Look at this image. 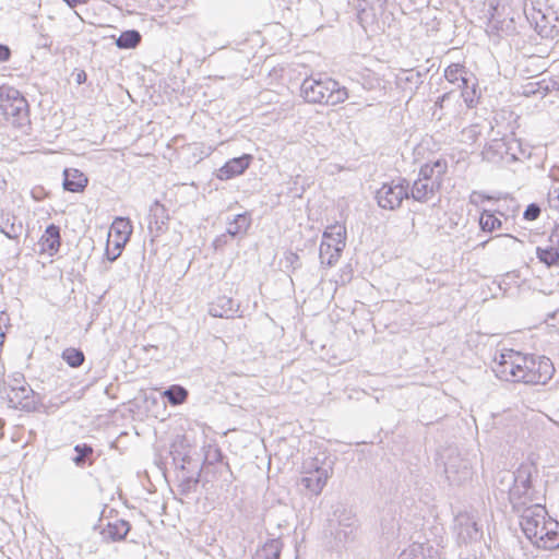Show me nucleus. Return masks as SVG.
<instances>
[{
	"mask_svg": "<svg viewBox=\"0 0 559 559\" xmlns=\"http://www.w3.org/2000/svg\"><path fill=\"white\" fill-rule=\"evenodd\" d=\"M444 78L449 83L454 84L459 87V84H467V81H472V76H467V71L464 66L459 63H452L444 70Z\"/></svg>",
	"mask_w": 559,
	"mask_h": 559,
	"instance_id": "obj_25",
	"label": "nucleus"
},
{
	"mask_svg": "<svg viewBox=\"0 0 559 559\" xmlns=\"http://www.w3.org/2000/svg\"><path fill=\"white\" fill-rule=\"evenodd\" d=\"M19 386H29L25 382L24 374L21 372H14L8 377V380L3 382V391L7 392V389L13 390Z\"/></svg>",
	"mask_w": 559,
	"mask_h": 559,
	"instance_id": "obj_37",
	"label": "nucleus"
},
{
	"mask_svg": "<svg viewBox=\"0 0 559 559\" xmlns=\"http://www.w3.org/2000/svg\"><path fill=\"white\" fill-rule=\"evenodd\" d=\"M62 359L72 368H78L83 365L85 360L84 353L74 347H68L62 352Z\"/></svg>",
	"mask_w": 559,
	"mask_h": 559,
	"instance_id": "obj_34",
	"label": "nucleus"
},
{
	"mask_svg": "<svg viewBox=\"0 0 559 559\" xmlns=\"http://www.w3.org/2000/svg\"><path fill=\"white\" fill-rule=\"evenodd\" d=\"M282 543L280 539H271L258 549L253 559H280Z\"/></svg>",
	"mask_w": 559,
	"mask_h": 559,
	"instance_id": "obj_29",
	"label": "nucleus"
},
{
	"mask_svg": "<svg viewBox=\"0 0 559 559\" xmlns=\"http://www.w3.org/2000/svg\"><path fill=\"white\" fill-rule=\"evenodd\" d=\"M251 225L250 215L245 212L237 214L233 221L228 222L226 234L231 237L243 236Z\"/></svg>",
	"mask_w": 559,
	"mask_h": 559,
	"instance_id": "obj_24",
	"label": "nucleus"
},
{
	"mask_svg": "<svg viewBox=\"0 0 559 559\" xmlns=\"http://www.w3.org/2000/svg\"><path fill=\"white\" fill-rule=\"evenodd\" d=\"M502 223L491 211L484 210L479 216V226L483 231H493L501 227Z\"/></svg>",
	"mask_w": 559,
	"mask_h": 559,
	"instance_id": "obj_33",
	"label": "nucleus"
},
{
	"mask_svg": "<svg viewBox=\"0 0 559 559\" xmlns=\"http://www.w3.org/2000/svg\"><path fill=\"white\" fill-rule=\"evenodd\" d=\"M485 200H491V197L479 191H473L469 195V203L476 206L481 204Z\"/></svg>",
	"mask_w": 559,
	"mask_h": 559,
	"instance_id": "obj_43",
	"label": "nucleus"
},
{
	"mask_svg": "<svg viewBox=\"0 0 559 559\" xmlns=\"http://www.w3.org/2000/svg\"><path fill=\"white\" fill-rule=\"evenodd\" d=\"M549 242H557L559 243V224H557L549 237Z\"/></svg>",
	"mask_w": 559,
	"mask_h": 559,
	"instance_id": "obj_49",
	"label": "nucleus"
},
{
	"mask_svg": "<svg viewBox=\"0 0 559 559\" xmlns=\"http://www.w3.org/2000/svg\"><path fill=\"white\" fill-rule=\"evenodd\" d=\"M86 176L78 169H64L63 188L70 192H82L87 186Z\"/></svg>",
	"mask_w": 559,
	"mask_h": 559,
	"instance_id": "obj_21",
	"label": "nucleus"
},
{
	"mask_svg": "<svg viewBox=\"0 0 559 559\" xmlns=\"http://www.w3.org/2000/svg\"><path fill=\"white\" fill-rule=\"evenodd\" d=\"M141 34L136 29H128L120 34L116 40V45L120 49H133L141 41Z\"/></svg>",
	"mask_w": 559,
	"mask_h": 559,
	"instance_id": "obj_30",
	"label": "nucleus"
},
{
	"mask_svg": "<svg viewBox=\"0 0 559 559\" xmlns=\"http://www.w3.org/2000/svg\"><path fill=\"white\" fill-rule=\"evenodd\" d=\"M11 57V50L8 46L0 44V62H5Z\"/></svg>",
	"mask_w": 559,
	"mask_h": 559,
	"instance_id": "obj_47",
	"label": "nucleus"
},
{
	"mask_svg": "<svg viewBox=\"0 0 559 559\" xmlns=\"http://www.w3.org/2000/svg\"><path fill=\"white\" fill-rule=\"evenodd\" d=\"M444 473L447 479L452 485H461L472 477V467L467 459L462 457L453 451L449 454L444 462Z\"/></svg>",
	"mask_w": 559,
	"mask_h": 559,
	"instance_id": "obj_9",
	"label": "nucleus"
},
{
	"mask_svg": "<svg viewBox=\"0 0 559 559\" xmlns=\"http://www.w3.org/2000/svg\"><path fill=\"white\" fill-rule=\"evenodd\" d=\"M207 457H212L214 461H221L223 459V453L218 448H215L213 451H209Z\"/></svg>",
	"mask_w": 559,
	"mask_h": 559,
	"instance_id": "obj_48",
	"label": "nucleus"
},
{
	"mask_svg": "<svg viewBox=\"0 0 559 559\" xmlns=\"http://www.w3.org/2000/svg\"><path fill=\"white\" fill-rule=\"evenodd\" d=\"M286 267L292 266L293 270L300 266L299 257L295 252H287L285 255Z\"/></svg>",
	"mask_w": 559,
	"mask_h": 559,
	"instance_id": "obj_44",
	"label": "nucleus"
},
{
	"mask_svg": "<svg viewBox=\"0 0 559 559\" xmlns=\"http://www.w3.org/2000/svg\"><path fill=\"white\" fill-rule=\"evenodd\" d=\"M23 226L17 218L9 214H0V231L9 239H17Z\"/></svg>",
	"mask_w": 559,
	"mask_h": 559,
	"instance_id": "obj_23",
	"label": "nucleus"
},
{
	"mask_svg": "<svg viewBox=\"0 0 559 559\" xmlns=\"http://www.w3.org/2000/svg\"><path fill=\"white\" fill-rule=\"evenodd\" d=\"M8 404L14 409L33 412L36 409L35 392L31 386H19L7 392Z\"/></svg>",
	"mask_w": 559,
	"mask_h": 559,
	"instance_id": "obj_12",
	"label": "nucleus"
},
{
	"mask_svg": "<svg viewBox=\"0 0 559 559\" xmlns=\"http://www.w3.org/2000/svg\"><path fill=\"white\" fill-rule=\"evenodd\" d=\"M484 158L495 162V156L506 162L523 160L531 157V150L523 147L522 143L516 139L511 140H493L484 151Z\"/></svg>",
	"mask_w": 559,
	"mask_h": 559,
	"instance_id": "obj_5",
	"label": "nucleus"
},
{
	"mask_svg": "<svg viewBox=\"0 0 559 559\" xmlns=\"http://www.w3.org/2000/svg\"><path fill=\"white\" fill-rule=\"evenodd\" d=\"M110 243H111V239H108L106 250H105V255L110 262H114L120 257L127 242L119 240V239H115V240H112V245H114L112 248L110 247Z\"/></svg>",
	"mask_w": 559,
	"mask_h": 559,
	"instance_id": "obj_36",
	"label": "nucleus"
},
{
	"mask_svg": "<svg viewBox=\"0 0 559 559\" xmlns=\"http://www.w3.org/2000/svg\"><path fill=\"white\" fill-rule=\"evenodd\" d=\"M70 8H75L78 4L87 3L88 0H63Z\"/></svg>",
	"mask_w": 559,
	"mask_h": 559,
	"instance_id": "obj_50",
	"label": "nucleus"
},
{
	"mask_svg": "<svg viewBox=\"0 0 559 559\" xmlns=\"http://www.w3.org/2000/svg\"><path fill=\"white\" fill-rule=\"evenodd\" d=\"M345 235V228L341 226H331L324 231L322 240H328L332 242V246L334 248L344 249Z\"/></svg>",
	"mask_w": 559,
	"mask_h": 559,
	"instance_id": "obj_32",
	"label": "nucleus"
},
{
	"mask_svg": "<svg viewBox=\"0 0 559 559\" xmlns=\"http://www.w3.org/2000/svg\"><path fill=\"white\" fill-rule=\"evenodd\" d=\"M168 219L167 209L158 201H155L150 207L147 217L150 233L155 237L163 234L167 229Z\"/></svg>",
	"mask_w": 559,
	"mask_h": 559,
	"instance_id": "obj_17",
	"label": "nucleus"
},
{
	"mask_svg": "<svg viewBox=\"0 0 559 559\" xmlns=\"http://www.w3.org/2000/svg\"><path fill=\"white\" fill-rule=\"evenodd\" d=\"M0 109L14 124L21 127L28 122V103L16 88L0 87Z\"/></svg>",
	"mask_w": 559,
	"mask_h": 559,
	"instance_id": "obj_3",
	"label": "nucleus"
},
{
	"mask_svg": "<svg viewBox=\"0 0 559 559\" xmlns=\"http://www.w3.org/2000/svg\"><path fill=\"white\" fill-rule=\"evenodd\" d=\"M546 322L550 326L556 328L559 331V309H557L554 312L547 314Z\"/></svg>",
	"mask_w": 559,
	"mask_h": 559,
	"instance_id": "obj_45",
	"label": "nucleus"
},
{
	"mask_svg": "<svg viewBox=\"0 0 559 559\" xmlns=\"http://www.w3.org/2000/svg\"><path fill=\"white\" fill-rule=\"evenodd\" d=\"M130 530V523L126 520L119 519L114 522H108L103 528L102 535L106 540L120 542L127 537Z\"/></svg>",
	"mask_w": 559,
	"mask_h": 559,
	"instance_id": "obj_20",
	"label": "nucleus"
},
{
	"mask_svg": "<svg viewBox=\"0 0 559 559\" xmlns=\"http://www.w3.org/2000/svg\"><path fill=\"white\" fill-rule=\"evenodd\" d=\"M301 96L307 103L335 106L348 98V91L331 78H307L300 86Z\"/></svg>",
	"mask_w": 559,
	"mask_h": 559,
	"instance_id": "obj_1",
	"label": "nucleus"
},
{
	"mask_svg": "<svg viewBox=\"0 0 559 559\" xmlns=\"http://www.w3.org/2000/svg\"><path fill=\"white\" fill-rule=\"evenodd\" d=\"M536 472L532 463H522L515 472H507L502 475L501 483L504 480L508 483L509 500L513 508L538 500L537 491L532 484V476Z\"/></svg>",
	"mask_w": 559,
	"mask_h": 559,
	"instance_id": "obj_2",
	"label": "nucleus"
},
{
	"mask_svg": "<svg viewBox=\"0 0 559 559\" xmlns=\"http://www.w3.org/2000/svg\"><path fill=\"white\" fill-rule=\"evenodd\" d=\"M409 198V185L406 179L399 181L384 182L376 191L378 205L383 210H396L401 206L404 199Z\"/></svg>",
	"mask_w": 559,
	"mask_h": 559,
	"instance_id": "obj_7",
	"label": "nucleus"
},
{
	"mask_svg": "<svg viewBox=\"0 0 559 559\" xmlns=\"http://www.w3.org/2000/svg\"><path fill=\"white\" fill-rule=\"evenodd\" d=\"M224 237H225V235H222V236L217 237V238L215 239V243L217 245V243L223 242V238H224Z\"/></svg>",
	"mask_w": 559,
	"mask_h": 559,
	"instance_id": "obj_54",
	"label": "nucleus"
},
{
	"mask_svg": "<svg viewBox=\"0 0 559 559\" xmlns=\"http://www.w3.org/2000/svg\"><path fill=\"white\" fill-rule=\"evenodd\" d=\"M459 88L462 90L461 96L468 108H473L477 104V83L475 78L472 81H467V84H459Z\"/></svg>",
	"mask_w": 559,
	"mask_h": 559,
	"instance_id": "obj_31",
	"label": "nucleus"
},
{
	"mask_svg": "<svg viewBox=\"0 0 559 559\" xmlns=\"http://www.w3.org/2000/svg\"><path fill=\"white\" fill-rule=\"evenodd\" d=\"M331 474L332 468L330 466H319L313 462L310 464L309 469L304 472L300 484L309 493L318 496L322 492Z\"/></svg>",
	"mask_w": 559,
	"mask_h": 559,
	"instance_id": "obj_10",
	"label": "nucleus"
},
{
	"mask_svg": "<svg viewBox=\"0 0 559 559\" xmlns=\"http://www.w3.org/2000/svg\"><path fill=\"white\" fill-rule=\"evenodd\" d=\"M453 528L460 543L467 544L481 537V528L474 516L467 512L459 513L454 518Z\"/></svg>",
	"mask_w": 559,
	"mask_h": 559,
	"instance_id": "obj_11",
	"label": "nucleus"
},
{
	"mask_svg": "<svg viewBox=\"0 0 559 559\" xmlns=\"http://www.w3.org/2000/svg\"><path fill=\"white\" fill-rule=\"evenodd\" d=\"M533 545L545 550L559 548V522L550 519L547 525L538 531L537 538L534 539Z\"/></svg>",
	"mask_w": 559,
	"mask_h": 559,
	"instance_id": "obj_13",
	"label": "nucleus"
},
{
	"mask_svg": "<svg viewBox=\"0 0 559 559\" xmlns=\"http://www.w3.org/2000/svg\"><path fill=\"white\" fill-rule=\"evenodd\" d=\"M61 245L60 227L55 224H50L46 227L41 235L38 247L39 253H47L49 257H53L58 253Z\"/></svg>",
	"mask_w": 559,
	"mask_h": 559,
	"instance_id": "obj_16",
	"label": "nucleus"
},
{
	"mask_svg": "<svg viewBox=\"0 0 559 559\" xmlns=\"http://www.w3.org/2000/svg\"><path fill=\"white\" fill-rule=\"evenodd\" d=\"M418 179H423V180H429V181H438L437 180V177L435 175V171H433V167L430 166V164H425L420 167L419 169V174H418Z\"/></svg>",
	"mask_w": 559,
	"mask_h": 559,
	"instance_id": "obj_40",
	"label": "nucleus"
},
{
	"mask_svg": "<svg viewBox=\"0 0 559 559\" xmlns=\"http://www.w3.org/2000/svg\"><path fill=\"white\" fill-rule=\"evenodd\" d=\"M4 425V421L0 418V427Z\"/></svg>",
	"mask_w": 559,
	"mask_h": 559,
	"instance_id": "obj_55",
	"label": "nucleus"
},
{
	"mask_svg": "<svg viewBox=\"0 0 559 559\" xmlns=\"http://www.w3.org/2000/svg\"><path fill=\"white\" fill-rule=\"evenodd\" d=\"M131 233L132 226L130 224V221L124 217H116L111 224L108 234V239H111L112 234H115V239H119L127 242L129 240Z\"/></svg>",
	"mask_w": 559,
	"mask_h": 559,
	"instance_id": "obj_26",
	"label": "nucleus"
},
{
	"mask_svg": "<svg viewBox=\"0 0 559 559\" xmlns=\"http://www.w3.org/2000/svg\"><path fill=\"white\" fill-rule=\"evenodd\" d=\"M451 95H452V92H447V93L442 94L436 100L435 107L438 109H443L445 102L450 99Z\"/></svg>",
	"mask_w": 559,
	"mask_h": 559,
	"instance_id": "obj_46",
	"label": "nucleus"
},
{
	"mask_svg": "<svg viewBox=\"0 0 559 559\" xmlns=\"http://www.w3.org/2000/svg\"><path fill=\"white\" fill-rule=\"evenodd\" d=\"M524 356L513 349H506L495 358L492 371L500 380L522 382Z\"/></svg>",
	"mask_w": 559,
	"mask_h": 559,
	"instance_id": "obj_4",
	"label": "nucleus"
},
{
	"mask_svg": "<svg viewBox=\"0 0 559 559\" xmlns=\"http://www.w3.org/2000/svg\"><path fill=\"white\" fill-rule=\"evenodd\" d=\"M162 396L165 397L170 405L178 406L187 401L189 392L182 385L173 384L162 392Z\"/></svg>",
	"mask_w": 559,
	"mask_h": 559,
	"instance_id": "obj_28",
	"label": "nucleus"
},
{
	"mask_svg": "<svg viewBox=\"0 0 559 559\" xmlns=\"http://www.w3.org/2000/svg\"><path fill=\"white\" fill-rule=\"evenodd\" d=\"M359 11L366 12L368 9L376 11L382 9L388 0H358Z\"/></svg>",
	"mask_w": 559,
	"mask_h": 559,
	"instance_id": "obj_39",
	"label": "nucleus"
},
{
	"mask_svg": "<svg viewBox=\"0 0 559 559\" xmlns=\"http://www.w3.org/2000/svg\"><path fill=\"white\" fill-rule=\"evenodd\" d=\"M238 308L231 297L219 296L209 305V314L214 318H234Z\"/></svg>",
	"mask_w": 559,
	"mask_h": 559,
	"instance_id": "obj_18",
	"label": "nucleus"
},
{
	"mask_svg": "<svg viewBox=\"0 0 559 559\" xmlns=\"http://www.w3.org/2000/svg\"><path fill=\"white\" fill-rule=\"evenodd\" d=\"M343 249L334 248L332 242L322 240L319 249L321 264L333 266L340 259Z\"/></svg>",
	"mask_w": 559,
	"mask_h": 559,
	"instance_id": "obj_27",
	"label": "nucleus"
},
{
	"mask_svg": "<svg viewBox=\"0 0 559 559\" xmlns=\"http://www.w3.org/2000/svg\"><path fill=\"white\" fill-rule=\"evenodd\" d=\"M533 12L531 15L526 13L527 19L531 21V23L535 24V29L543 35L546 28L545 24H540L545 20V15L542 13L540 10L536 11L535 9L532 10Z\"/></svg>",
	"mask_w": 559,
	"mask_h": 559,
	"instance_id": "obj_38",
	"label": "nucleus"
},
{
	"mask_svg": "<svg viewBox=\"0 0 559 559\" xmlns=\"http://www.w3.org/2000/svg\"><path fill=\"white\" fill-rule=\"evenodd\" d=\"M522 382L525 384H546L554 376L555 367L546 356L525 355Z\"/></svg>",
	"mask_w": 559,
	"mask_h": 559,
	"instance_id": "obj_6",
	"label": "nucleus"
},
{
	"mask_svg": "<svg viewBox=\"0 0 559 559\" xmlns=\"http://www.w3.org/2000/svg\"><path fill=\"white\" fill-rule=\"evenodd\" d=\"M75 80H76V83H78V84H82V83H84V82L86 81V73H85L84 71L79 72V73L76 74Z\"/></svg>",
	"mask_w": 559,
	"mask_h": 559,
	"instance_id": "obj_52",
	"label": "nucleus"
},
{
	"mask_svg": "<svg viewBox=\"0 0 559 559\" xmlns=\"http://www.w3.org/2000/svg\"><path fill=\"white\" fill-rule=\"evenodd\" d=\"M74 451L76 452V455L72 459V461L79 467H83L85 465L86 461L94 453L92 445H90L87 443L76 444L74 447Z\"/></svg>",
	"mask_w": 559,
	"mask_h": 559,
	"instance_id": "obj_35",
	"label": "nucleus"
},
{
	"mask_svg": "<svg viewBox=\"0 0 559 559\" xmlns=\"http://www.w3.org/2000/svg\"><path fill=\"white\" fill-rule=\"evenodd\" d=\"M520 525L527 539L534 544L537 538L538 531L547 525L548 521L552 519L549 516L545 506L535 502L525 507L520 515Z\"/></svg>",
	"mask_w": 559,
	"mask_h": 559,
	"instance_id": "obj_8",
	"label": "nucleus"
},
{
	"mask_svg": "<svg viewBox=\"0 0 559 559\" xmlns=\"http://www.w3.org/2000/svg\"><path fill=\"white\" fill-rule=\"evenodd\" d=\"M430 166L433 167V171L437 177V180H439V182L441 183L442 177L445 174L447 168H448L447 163L442 159H438V160L433 162V164H430Z\"/></svg>",
	"mask_w": 559,
	"mask_h": 559,
	"instance_id": "obj_42",
	"label": "nucleus"
},
{
	"mask_svg": "<svg viewBox=\"0 0 559 559\" xmlns=\"http://www.w3.org/2000/svg\"><path fill=\"white\" fill-rule=\"evenodd\" d=\"M440 188V182L438 181H427L423 179H417L414 181L413 187L409 191V198H413L418 202L428 201L435 192Z\"/></svg>",
	"mask_w": 559,
	"mask_h": 559,
	"instance_id": "obj_19",
	"label": "nucleus"
},
{
	"mask_svg": "<svg viewBox=\"0 0 559 559\" xmlns=\"http://www.w3.org/2000/svg\"><path fill=\"white\" fill-rule=\"evenodd\" d=\"M536 257L548 267L557 265L559 263V243L548 241L546 246L536 247Z\"/></svg>",
	"mask_w": 559,
	"mask_h": 559,
	"instance_id": "obj_22",
	"label": "nucleus"
},
{
	"mask_svg": "<svg viewBox=\"0 0 559 559\" xmlns=\"http://www.w3.org/2000/svg\"><path fill=\"white\" fill-rule=\"evenodd\" d=\"M554 193H557L555 199H549L550 205L557 210H559V192L555 190Z\"/></svg>",
	"mask_w": 559,
	"mask_h": 559,
	"instance_id": "obj_51",
	"label": "nucleus"
},
{
	"mask_svg": "<svg viewBox=\"0 0 559 559\" xmlns=\"http://www.w3.org/2000/svg\"><path fill=\"white\" fill-rule=\"evenodd\" d=\"M252 155L243 154L227 160L216 174L219 180H229L236 176L242 175L250 166Z\"/></svg>",
	"mask_w": 559,
	"mask_h": 559,
	"instance_id": "obj_15",
	"label": "nucleus"
},
{
	"mask_svg": "<svg viewBox=\"0 0 559 559\" xmlns=\"http://www.w3.org/2000/svg\"><path fill=\"white\" fill-rule=\"evenodd\" d=\"M533 545L545 550L559 548V522L550 519L547 525L538 531L537 538L534 539Z\"/></svg>",
	"mask_w": 559,
	"mask_h": 559,
	"instance_id": "obj_14",
	"label": "nucleus"
},
{
	"mask_svg": "<svg viewBox=\"0 0 559 559\" xmlns=\"http://www.w3.org/2000/svg\"><path fill=\"white\" fill-rule=\"evenodd\" d=\"M539 215L540 207L536 203H531L530 205H527L523 214L524 218L527 221H535L539 217Z\"/></svg>",
	"mask_w": 559,
	"mask_h": 559,
	"instance_id": "obj_41",
	"label": "nucleus"
},
{
	"mask_svg": "<svg viewBox=\"0 0 559 559\" xmlns=\"http://www.w3.org/2000/svg\"><path fill=\"white\" fill-rule=\"evenodd\" d=\"M496 238H503V239H508L510 241H515L516 239L510 235H499L497 236Z\"/></svg>",
	"mask_w": 559,
	"mask_h": 559,
	"instance_id": "obj_53",
	"label": "nucleus"
}]
</instances>
